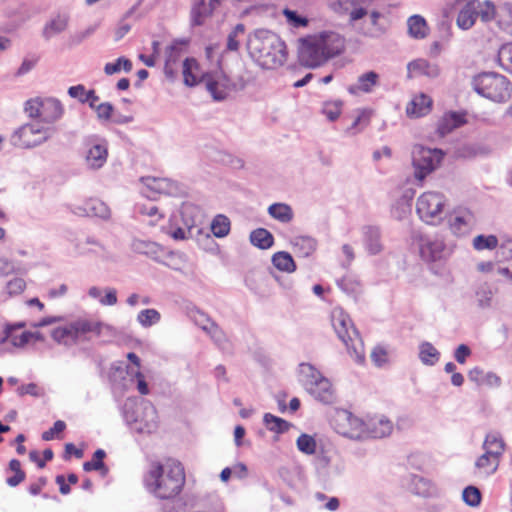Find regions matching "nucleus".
<instances>
[{"label":"nucleus","instance_id":"obj_1","mask_svg":"<svg viewBox=\"0 0 512 512\" xmlns=\"http://www.w3.org/2000/svg\"><path fill=\"white\" fill-rule=\"evenodd\" d=\"M183 465L174 459L164 463L154 462L144 476V485L158 499H172L180 494L185 485Z\"/></svg>","mask_w":512,"mask_h":512},{"label":"nucleus","instance_id":"obj_2","mask_svg":"<svg viewBox=\"0 0 512 512\" xmlns=\"http://www.w3.org/2000/svg\"><path fill=\"white\" fill-rule=\"evenodd\" d=\"M346 45L344 36L335 31H322L301 40L299 60L302 65L317 68L340 55Z\"/></svg>","mask_w":512,"mask_h":512},{"label":"nucleus","instance_id":"obj_3","mask_svg":"<svg viewBox=\"0 0 512 512\" xmlns=\"http://www.w3.org/2000/svg\"><path fill=\"white\" fill-rule=\"evenodd\" d=\"M247 49L250 56L263 68L282 66L287 58L285 43L275 33L258 29L249 35Z\"/></svg>","mask_w":512,"mask_h":512},{"label":"nucleus","instance_id":"obj_4","mask_svg":"<svg viewBox=\"0 0 512 512\" xmlns=\"http://www.w3.org/2000/svg\"><path fill=\"white\" fill-rule=\"evenodd\" d=\"M330 321L350 356L357 363H363L365 359L364 344L349 315L341 307H335L331 311Z\"/></svg>","mask_w":512,"mask_h":512},{"label":"nucleus","instance_id":"obj_5","mask_svg":"<svg viewBox=\"0 0 512 512\" xmlns=\"http://www.w3.org/2000/svg\"><path fill=\"white\" fill-rule=\"evenodd\" d=\"M123 416L132 430L150 434L157 429V411L149 401L129 398L123 407Z\"/></svg>","mask_w":512,"mask_h":512},{"label":"nucleus","instance_id":"obj_6","mask_svg":"<svg viewBox=\"0 0 512 512\" xmlns=\"http://www.w3.org/2000/svg\"><path fill=\"white\" fill-rule=\"evenodd\" d=\"M448 199L440 191H425L416 199V214L419 219L430 226H439L446 218Z\"/></svg>","mask_w":512,"mask_h":512},{"label":"nucleus","instance_id":"obj_7","mask_svg":"<svg viewBox=\"0 0 512 512\" xmlns=\"http://www.w3.org/2000/svg\"><path fill=\"white\" fill-rule=\"evenodd\" d=\"M472 87L477 94L497 103L508 101L512 95L510 81L495 72H485L475 76Z\"/></svg>","mask_w":512,"mask_h":512},{"label":"nucleus","instance_id":"obj_8","mask_svg":"<svg viewBox=\"0 0 512 512\" xmlns=\"http://www.w3.org/2000/svg\"><path fill=\"white\" fill-rule=\"evenodd\" d=\"M299 378L305 390L317 401L331 404L335 401V390L330 380L309 363L299 365Z\"/></svg>","mask_w":512,"mask_h":512},{"label":"nucleus","instance_id":"obj_9","mask_svg":"<svg viewBox=\"0 0 512 512\" xmlns=\"http://www.w3.org/2000/svg\"><path fill=\"white\" fill-rule=\"evenodd\" d=\"M494 12V3L490 0H469L459 8L455 23L460 30L468 31L477 19L483 23L494 20Z\"/></svg>","mask_w":512,"mask_h":512},{"label":"nucleus","instance_id":"obj_10","mask_svg":"<svg viewBox=\"0 0 512 512\" xmlns=\"http://www.w3.org/2000/svg\"><path fill=\"white\" fill-rule=\"evenodd\" d=\"M421 258L427 262L446 260L454 251V246L445 242L444 235L434 232L416 236Z\"/></svg>","mask_w":512,"mask_h":512},{"label":"nucleus","instance_id":"obj_11","mask_svg":"<svg viewBox=\"0 0 512 512\" xmlns=\"http://www.w3.org/2000/svg\"><path fill=\"white\" fill-rule=\"evenodd\" d=\"M443 157L444 152L441 149L415 145L412 149V166L415 180L422 183L428 175L440 166Z\"/></svg>","mask_w":512,"mask_h":512},{"label":"nucleus","instance_id":"obj_12","mask_svg":"<svg viewBox=\"0 0 512 512\" xmlns=\"http://www.w3.org/2000/svg\"><path fill=\"white\" fill-rule=\"evenodd\" d=\"M53 134V128L40 122L26 123L13 133L11 142L14 146L29 149L47 142Z\"/></svg>","mask_w":512,"mask_h":512},{"label":"nucleus","instance_id":"obj_13","mask_svg":"<svg viewBox=\"0 0 512 512\" xmlns=\"http://www.w3.org/2000/svg\"><path fill=\"white\" fill-rule=\"evenodd\" d=\"M24 110L30 118H39L40 122L53 124L62 118L64 108L55 98H34L25 103Z\"/></svg>","mask_w":512,"mask_h":512},{"label":"nucleus","instance_id":"obj_14","mask_svg":"<svg viewBox=\"0 0 512 512\" xmlns=\"http://www.w3.org/2000/svg\"><path fill=\"white\" fill-rule=\"evenodd\" d=\"M333 423L335 430L340 435L353 440H365V420L351 412L347 410L337 411Z\"/></svg>","mask_w":512,"mask_h":512},{"label":"nucleus","instance_id":"obj_15","mask_svg":"<svg viewBox=\"0 0 512 512\" xmlns=\"http://www.w3.org/2000/svg\"><path fill=\"white\" fill-rule=\"evenodd\" d=\"M108 143L105 139L90 137L86 140L84 163L89 170H99L107 162Z\"/></svg>","mask_w":512,"mask_h":512},{"label":"nucleus","instance_id":"obj_16","mask_svg":"<svg viewBox=\"0 0 512 512\" xmlns=\"http://www.w3.org/2000/svg\"><path fill=\"white\" fill-rule=\"evenodd\" d=\"M446 218L448 229L456 237L469 235L476 225L474 213L466 208L454 209Z\"/></svg>","mask_w":512,"mask_h":512},{"label":"nucleus","instance_id":"obj_17","mask_svg":"<svg viewBox=\"0 0 512 512\" xmlns=\"http://www.w3.org/2000/svg\"><path fill=\"white\" fill-rule=\"evenodd\" d=\"M203 82L213 99L217 101L224 100L235 87L223 72L222 67L217 68L216 71L203 74Z\"/></svg>","mask_w":512,"mask_h":512},{"label":"nucleus","instance_id":"obj_18","mask_svg":"<svg viewBox=\"0 0 512 512\" xmlns=\"http://www.w3.org/2000/svg\"><path fill=\"white\" fill-rule=\"evenodd\" d=\"M140 181L143 184L142 193L149 199L154 200L162 194L176 195L178 192L177 183L168 178L146 176L142 177Z\"/></svg>","mask_w":512,"mask_h":512},{"label":"nucleus","instance_id":"obj_19","mask_svg":"<svg viewBox=\"0 0 512 512\" xmlns=\"http://www.w3.org/2000/svg\"><path fill=\"white\" fill-rule=\"evenodd\" d=\"M71 323L76 345L81 342L88 341L90 339L89 334L100 336L104 330L109 332L113 330V328L108 324L87 318H78L71 321Z\"/></svg>","mask_w":512,"mask_h":512},{"label":"nucleus","instance_id":"obj_20","mask_svg":"<svg viewBox=\"0 0 512 512\" xmlns=\"http://www.w3.org/2000/svg\"><path fill=\"white\" fill-rule=\"evenodd\" d=\"M394 429L393 422L385 415H374L365 420V440L369 438H384Z\"/></svg>","mask_w":512,"mask_h":512},{"label":"nucleus","instance_id":"obj_21","mask_svg":"<svg viewBox=\"0 0 512 512\" xmlns=\"http://www.w3.org/2000/svg\"><path fill=\"white\" fill-rule=\"evenodd\" d=\"M501 459L493 455L491 452L483 451V453L475 460V474L480 478H488L496 473L499 468Z\"/></svg>","mask_w":512,"mask_h":512},{"label":"nucleus","instance_id":"obj_22","mask_svg":"<svg viewBox=\"0 0 512 512\" xmlns=\"http://www.w3.org/2000/svg\"><path fill=\"white\" fill-rule=\"evenodd\" d=\"M72 212L78 216H92L102 219L110 217L109 207L97 198L87 200L83 206L75 207Z\"/></svg>","mask_w":512,"mask_h":512},{"label":"nucleus","instance_id":"obj_23","mask_svg":"<svg viewBox=\"0 0 512 512\" xmlns=\"http://www.w3.org/2000/svg\"><path fill=\"white\" fill-rule=\"evenodd\" d=\"M363 245L370 255L379 254L383 250L381 232L377 226L367 225L362 228Z\"/></svg>","mask_w":512,"mask_h":512},{"label":"nucleus","instance_id":"obj_24","mask_svg":"<svg viewBox=\"0 0 512 512\" xmlns=\"http://www.w3.org/2000/svg\"><path fill=\"white\" fill-rule=\"evenodd\" d=\"M133 249L141 254L160 262L166 255H173L171 251L164 249L158 243L146 240H136L133 242Z\"/></svg>","mask_w":512,"mask_h":512},{"label":"nucleus","instance_id":"obj_25","mask_svg":"<svg viewBox=\"0 0 512 512\" xmlns=\"http://www.w3.org/2000/svg\"><path fill=\"white\" fill-rule=\"evenodd\" d=\"M410 490L422 497H434L439 495V488L431 480L419 475H413L410 479Z\"/></svg>","mask_w":512,"mask_h":512},{"label":"nucleus","instance_id":"obj_26","mask_svg":"<svg viewBox=\"0 0 512 512\" xmlns=\"http://www.w3.org/2000/svg\"><path fill=\"white\" fill-rule=\"evenodd\" d=\"M494 20L498 28L505 34L512 36V3L505 2L498 7L494 5Z\"/></svg>","mask_w":512,"mask_h":512},{"label":"nucleus","instance_id":"obj_27","mask_svg":"<svg viewBox=\"0 0 512 512\" xmlns=\"http://www.w3.org/2000/svg\"><path fill=\"white\" fill-rule=\"evenodd\" d=\"M482 449L501 459L506 450V443L502 434L498 431H489L484 437Z\"/></svg>","mask_w":512,"mask_h":512},{"label":"nucleus","instance_id":"obj_28","mask_svg":"<svg viewBox=\"0 0 512 512\" xmlns=\"http://www.w3.org/2000/svg\"><path fill=\"white\" fill-rule=\"evenodd\" d=\"M432 100L429 96L421 93L413 97L406 107V113L409 117L418 118L429 113Z\"/></svg>","mask_w":512,"mask_h":512},{"label":"nucleus","instance_id":"obj_29","mask_svg":"<svg viewBox=\"0 0 512 512\" xmlns=\"http://www.w3.org/2000/svg\"><path fill=\"white\" fill-rule=\"evenodd\" d=\"M466 122L465 115L457 112L444 114L438 122L437 132L443 137Z\"/></svg>","mask_w":512,"mask_h":512},{"label":"nucleus","instance_id":"obj_30","mask_svg":"<svg viewBox=\"0 0 512 512\" xmlns=\"http://www.w3.org/2000/svg\"><path fill=\"white\" fill-rule=\"evenodd\" d=\"M201 328L210 335L211 339L221 350L229 351L231 349L230 341L225 332L215 322L207 318Z\"/></svg>","mask_w":512,"mask_h":512},{"label":"nucleus","instance_id":"obj_31","mask_svg":"<svg viewBox=\"0 0 512 512\" xmlns=\"http://www.w3.org/2000/svg\"><path fill=\"white\" fill-rule=\"evenodd\" d=\"M378 84L379 75L374 71H369L360 75L357 83L348 87V92L350 94H357L358 92L371 93Z\"/></svg>","mask_w":512,"mask_h":512},{"label":"nucleus","instance_id":"obj_32","mask_svg":"<svg viewBox=\"0 0 512 512\" xmlns=\"http://www.w3.org/2000/svg\"><path fill=\"white\" fill-rule=\"evenodd\" d=\"M408 76L409 77H417L420 75H425L430 78H434L438 76L439 69L436 65L430 64L425 59H417L414 60L407 65Z\"/></svg>","mask_w":512,"mask_h":512},{"label":"nucleus","instance_id":"obj_33","mask_svg":"<svg viewBox=\"0 0 512 512\" xmlns=\"http://www.w3.org/2000/svg\"><path fill=\"white\" fill-rule=\"evenodd\" d=\"M183 78L184 84L193 87L200 82H203V75L200 71V66L196 59L186 58L183 62Z\"/></svg>","mask_w":512,"mask_h":512},{"label":"nucleus","instance_id":"obj_34","mask_svg":"<svg viewBox=\"0 0 512 512\" xmlns=\"http://www.w3.org/2000/svg\"><path fill=\"white\" fill-rule=\"evenodd\" d=\"M267 213L271 218L282 224H288L294 219V211L292 207L284 202L271 204L267 208Z\"/></svg>","mask_w":512,"mask_h":512},{"label":"nucleus","instance_id":"obj_35","mask_svg":"<svg viewBox=\"0 0 512 512\" xmlns=\"http://www.w3.org/2000/svg\"><path fill=\"white\" fill-rule=\"evenodd\" d=\"M412 194L410 191L403 192L397 197L391 205V215L394 219L403 220L410 213V201Z\"/></svg>","mask_w":512,"mask_h":512},{"label":"nucleus","instance_id":"obj_36","mask_svg":"<svg viewBox=\"0 0 512 512\" xmlns=\"http://www.w3.org/2000/svg\"><path fill=\"white\" fill-rule=\"evenodd\" d=\"M51 337L55 342L66 347L76 345L71 322L67 323L66 325L54 328L51 331Z\"/></svg>","mask_w":512,"mask_h":512},{"label":"nucleus","instance_id":"obj_37","mask_svg":"<svg viewBox=\"0 0 512 512\" xmlns=\"http://www.w3.org/2000/svg\"><path fill=\"white\" fill-rule=\"evenodd\" d=\"M88 295L92 299H96L103 306H113L117 303V291L114 288H106L105 294L101 288L92 286L88 289Z\"/></svg>","mask_w":512,"mask_h":512},{"label":"nucleus","instance_id":"obj_38","mask_svg":"<svg viewBox=\"0 0 512 512\" xmlns=\"http://www.w3.org/2000/svg\"><path fill=\"white\" fill-rule=\"evenodd\" d=\"M408 33L416 39H423L428 35L429 28L425 19L420 15H413L407 21Z\"/></svg>","mask_w":512,"mask_h":512},{"label":"nucleus","instance_id":"obj_39","mask_svg":"<svg viewBox=\"0 0 512 512\" xmlns=\"http://www.w3.org/2000/svg\"><path fill=\"white\" fill-rule=\"evenodd\" d=\"M292 244L294 251L302 257L310 256L317 246L316 240L310 236L295 237Z\"/></svg>","mask_w":512,"mask_h":512},{"label":"nucleus","instance_id":"obj_40","mask_svg":"<svg viewBox=\"0 0 512 512\" xmlns=\"http://www.w3.org/2000/svg\"><path fill=\"white\" fill-rule=\"evenodd\" d=\"M250 242L260 249H268L274 244L273 235L264 228H258L250 233Z\"/></svg>","mask_w":512,"mask_h":512},{"label":"nucleus","instance_id":"obj_41","mask_svg":"<svg viewBox=\"0 0 512 512\" xmlns=\"http://www.w3.org/2000/svg\"><path fill=\"white\" fill-rule=\"evenodd\" d=\"M380 14L376 11H373L369 19L363 22L360 32L367 37L378 38L383 33V28L378 24V19Z\"/></svg>","mask_w":512,"mask_h":512},{"label":"nucleus","instance_id":"obj_42","mask_svg":"<svg viewBox=\"0 0 512 512\" xmlns=\"http://www.w3.org/2000/svg\"><path fill=\"white\" fill-rule=\"evenodd\" d=\"M419 359L426 366H434L440 359V352L430 343L419 345Z\"/></svg>","mask_w":512,"mask_h":512},{"label":"nucleus","instance_id":"obj_43","mask_svg":"<svg viewBox=\"0 0 512 512\" xmlns=\"http://www.w3.org/2000/svg\"><path fill=\"white\" fill-rule=\"evenodd\" d=\"M272 263L278 270L283 272L292 273L296 270L292 256L285 251L276 252L272 256Z\"/></svg>","mask_w":512,"mask_h":512},{"label":"nucleus","instance_id":"obj_44","mask_svg":"<svg viewBox=\"0 0 512 512\" xmlns=\"http://www.w3.org/2000/svg\"><path fill=\"white\" fill-rule=\"evenodd\" d=\"M263 422L268 430L279 434L288 431L291 427L289 422L280 417L274 416L271 413H266L264 415Z\"/></svg>","mask_w":512,"mask_h":512},{"label":"nucleus","instance_id":"obj_45","mask_svg":"<svg viewBox=\"0 0 512 512\" xmlns=\"http://www.w3.org/2000/svg\"><path fill=\"white\" fill-rule=\"evenodd\" d=\"M212 10L207 6L204 0L197 2L191 10V22L195 26H200L205 19L212 14Z\"/></svg>","mask_w":512,"mask_h":512},{"label":"nucleus","instance_id":"obj_46","mask_svg":"<svg viewBox=\"0 0 512 512\" xmlns=\"http://www.w3.org/2000/svg\"><path fill=\"white\" fill-rule=\"evenodd\" d=\"M230 220L223 214H218L211 222V231L217 238H223L230 232Z\"/></svg>","mask_w":512,"mask_h":512},{"label":"nucleus","instance_id":"obj_47","mask_svg":"<svg viewBox=\"0 0 512 512\" xmlns=\"http://www.w3.org/2000/svg\"><path fill=\"white\" fill-rule=\"evenodd\" d=\"M137 322L144 328H149L161 320L159 311L153 308L141 310L137 315Z\"/></svg>","mask_w":512,"mask_h":512},{"label":"nucleus","instance_id":"obj_48","mask_svg":"<svg viewBox=\"0 0 512 512\" xmlns=\"http://www.w3.org/2000/svg\"><path fill=\"white\" fill-rule=\"evenodd\" d=\"M133 68L132 62L126 57H119L115 62L106 63L104 66V73L108 76L119 73L124 70L126 73L130 72Z\"/></svg>","mask_w":512,"mask_h":512},{"label":"nucleus","instance_id":"obj_49","mask_svg":"<svg viewBox=\"0 0 512 512\" xmlns=\"http://www.w3.org/2000/svg\"><path fill=\"white\" fill-rule=\"evenodd\" d=\"M472 245L477 251L493 250L498 246V238L495 235H478L474 237Z\"/></svg>","mask_w":512,"mask_h":512},{"label":"nucleus","instance_id":"obj_50","mask_svg":"<svg viewBox=\"0 0 512 512\" xmlns=\"http://www.w3.org/2000/svg\"><path fill=\"white\" fill-rule=\"evenodd\" d=\"M343 102L341 100L325 101L322 105V113L329 121H335L342 112Z\"/></svg>","mask_w":512,"mask_h":512},{"label":"nucleus","instance_id":"obj_51","mask_svg":"<svg viewBox=\"0 0 512 512\" xmlns=\"http://www.w3.org/2000/svg\"><path fill=\"white\" fill-rule=\"evenodd\" d=\"M68 25V19L65 16H58L46 25L44 35L47 38L63 32Z\"/></svg>","mask_w":512,"mask_h":512},{"label":"nucleus","instance_id":"obj_52","mask_svg":"<svg viewBox=\"0 0 512 512\" xmlns=\"http://www.w3.org/2000/svg\"><path fill=\"white\" fill-rule=\"evenodd\" d=\"M296 445L298 450L304 454L312 455L316 452V440L311 435L301 434L297 438Z\"/></svg>","mask_w":512,"mask_h":512},{"label":"nucleus","instance_id":"obj_53","mask_svg":"<svg viewBox=\"0 0 512 512\" xmlns=\"http://www.w3.org/2000/svg\"><path fill=\"white\" fill-rule=\"evenodd\" d=\"M498 61L504 70L512 73V43L505 44L499 49Z\"/></svg>","mask_w":512,"mask_h":512},{"label":"nucleus","instance_id":"obj_54","mask_svg":"<svg viewBox=\"0 0 512 512\" xmlns=\"http://www.w3.org/2000/svg\"><path fill=\"white\" fill-rule=\"evenodd\" d=\"M139 5L140 3L135 4L125 13L118 27L115 30V41L121 40L130 31L131 26L130 24L126 23L125 20L131 17L136 12Z\"/></svg>","mask_w":512,"mask_h":512},{"label":"nucleus","instance_id":"obj_55","mask_svg":"<svg viewBox=\"0 0 512 512\" xmlns=\"http://www.w3.org/2000/svg\"><path fill=\"white\" fill-rule=\"evenodd\" d=\"M462 498L467 505L477 507L481 502L480 490L474 486H468L463 490Z\"/></svg>","mask_w":512,"mask_h":512},{"label":"nucleus","instance_id":"obj_56","mask_svg":"<svg viewBox=\"0 0 512 512\" xmlns=\"http://www.w3.org/2000/svg\"><path fill=\"white\" fill-rule=\"evenodd\" d=\"M493 292L489 286H481L476 291V301L481 308H488L492 304Z\"/></svg>","mask_w":512,"mask_h":512},{"label":"nucleus","instance_id":"obj_57","mask_svg":"<svg viewBox=\"0 0 512 512\" xmlns=\"http://www.w3.org/2000/svg\"><path fill=\"white\" fill-rule=\"evenodd\" d=\"M105 457V451L98 449L94 452L93 459L83 464L85 471L100 470L104 467L103 458Z\"/></svg>","mask_w":512,"mask_h":512},{"label":"nucleus","instance_id":"obj_58","mask_svg":"<svg viewBox=\"0 0 512 512\" xmlns=\"http://www.w3.org/2000/svg\"><path fill=\"white\" fill-rule=\"evenodd\" d=\"M244 25L237 24L234 29L229 33L227 38V50L237 51L239 49L238 36L244 33Z\"/></svg>","mask_w":512,"mask_h":512},{"label":"nucleus","instance_id":"obj_59","mask_svg":"<svg viewBox=\"0 0 512 512\" xmlns=\"http://www.w3.org/2000/svg\"><path fill=\"white\" fill-rule=\"evenodd\" d=\"M26 288V282L23 278H13L6 284V292L9 296L19 295Z\"/></svg>","mask_w":512,"mask_h":512},{"label":"nucleus","instance_id":"obj_60","mask_svg":"<svg viewBox=\"0 0 512 512\" xmlns=\"http://www.w3.org/2000/svg\"><path fill=\"white\" fill-rule=\"evenodd\" d=\"M167 59L164 67L165 74L168 78H174L175 73L171 67V63L176 61L178 56V48L175 45H171L167 48Z\"/></svg>","mask_w":512,"mask_h":512},{"label":"nucleus","instance_id":"obj_61","mask_svg":"<svg viewBox=\"0 0 512 512\" xmlns=\"http://www.w3.org/2000/svg\"><path fill=\"white\" fill-rule=\"evenodd\" d=\"M283 14L287 21L295 27H305L308 24V20L305 17L299 16L296 11L284 9Z\"/></svg>","mask_w":512,"mask_h":512},{"label":"nucleus","instance_id":"obj_62","mask_svg":"<svg viewBox=\"0 0 512 512\" xmlns=\"http://www.w3.org/2000/svg\"><path fill=\"white\" fill-rule=\"evenodd\" d=\"M32 340V335L30 331H25L20 335H16L12 333L11 336V345L14 348H24L30 341Z\"/></svg>","mask_w":512,"mask_h":512},{"label":"nucleus","instance_id":"obj_63","mask_svg":"<svg viewBox=\"0 0 512 512\" xmlns=\"http://www.w3.org/2000/svg\"><path fill=\"white\" fill-rule=\"evenodd\" d=\"M219 48V44H211L207 46L205 49L207 59L211 63L215 62L217 68L221 67L222 62V57L219 54Z\"/></svg>","mask_w":512,"mask_h":512},{"label":"nucleus","instance_id":"obj_64","mask_svg":"<svg viewBox=\"0 0 512 512\" xmlns=\"http://www.w3.org/2000/svg\"><path fill=\"white\" fill-rule=\"evenodd\" d=\"M114 108L109 102L100 103L96 108L97 117L100 120L108 121L111 119Z\"/></svg>","mask_w":512,"mask_h":512}]
</instances>
